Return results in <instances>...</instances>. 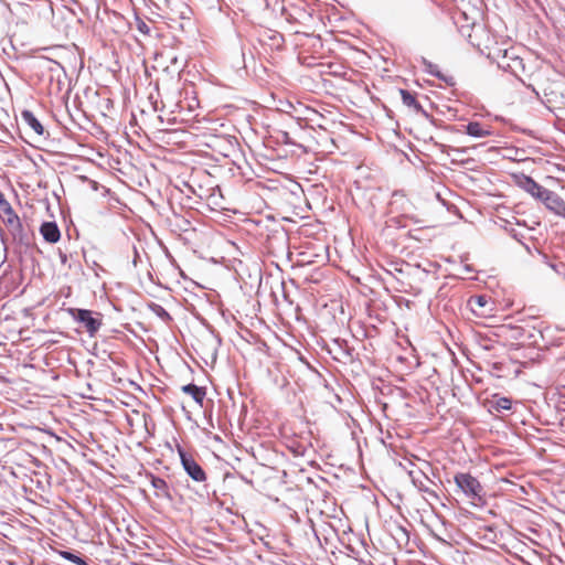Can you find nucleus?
I'll return each instance as SVG.
<instances>
[{"instance_id": "dca6fc26", "label": "nucleus", "mask_w": 565, "mask_h": 565, "mask_svg": "<svg viewBox=\"0 0 565 565\" xmlns=\"http://www.w3.org/2000/svg\"><path fill=\"white\" fill-rule=\"evenodd\" d=\"M21 118L22 120L30 127L34 130V132L39 136H43L44 135V127L43 125L41 124V121L35 117V115L29 110V109H24L21 111Z\"/></svg>"}, {"instance_id": "0eeeda50", "label": "nucleus", "mask_w": 565, "mask_h": 565, "mask_svg": "<svg viewBox=\"0 0 565 565\" xmlns=\"http://www.w3.org/2000/svg\"><path fill=\"white\" fill-rule=\"evenodd\" d=\"M438 146V143H436ZM441 148V151L444 153L450 154V152L455 153L456 158L451 160L452 163H458L460 166H468L469 163L475 162V159L472 158H463L465 154L470 153L472 150H476L478 146H471V147H451L446 145H439Z\"/></svg>"}, {"instance_id": "393cba45", "label": "nucleus", "mask_w": 565, "mask_h": 565, "mask_svg": "<svg viewBox=\"0 0 565 565\" xmlns=\"http://www.w3.org/2000/svg\"><path fill=\"white\" fill-rule=\"evenodd\" d=\"M44 61L50 64L49 70L51 73L54 74V73H57L58 71H61L63 73L65 72L64 67L62 66L61 63L53 61L51 58H44Z\"/></svg>"}, {"instance_id": "2f4dec72", "label": "nucleus", "mask_w": 565, "mask_h": 565, "mask_svg": "<svg viewBox=\"0 0 565 565\" xmlns=\"http://www.w3.org/2000/svg\"><path fill=\"white\" fill-rule=\"evenodd\" d=\"M0 194H3V193L0 191Z\"/></svg>"}, {"instance_id": "f8f14e48", "label": "nucleus", "mask_w": 565, "mask_h": 565, "mask_svg": "<svg viewBox=\"0 0 565 565\" xmlns=\"http://www.w3.org/2000/svg\"><path fill=\"white\" fill-rule=\"evenodd\" d=\"M148 478L150 479V483L154 488L156 495L158 498H163L169 501L173 500L172 494L170 492V487L163 478H160L151 472L148 475Z\"/></svg>"}, {"instance_id": "4be33fe9", "label": "nucleus", "mask_w": 565, "mask_h": 565, "mask_svg": "<svg viewBox=\"0 0 565 565\" xmlns=\"http://www.w3.org/2000/svg\"><path fill=\"white\" fill-rule=\"evenodd\" d=\"M0 210L7 217H12L17 215L11 204L4 198V194H0Z\"/></svg>"}, {"instance_id": "f3484780", "label": "nucleus", "mask_w": 565, "mask_h": 565, "mask_svg": "<svg viewBox=\"0 0 565 565\" xmlns=\"http://www.w3.org/2000/svg\"><path fill=\"white\" fill-rule=\"evenodd\" d=\"M469 305L473 312L484 315L486 311L483 309L490 305V298L486 295H476L470 297Z\"/></svg>"}, {"instance_id": "ddd939ff", "label": "nucleus", "mask_w": 565, "mask_h": 565, "mask_svg": "<svg viewBox=\"0 0 565 565\" xmlns=\"http://www.w3.org/2000/svg\"><path fill=\"white\" fill-rule=\"evenodd\" d=\"M181 391L190 395L193 401L199 404L201 407L203 406L205 396H206V388L204 386H199L194 383L185 384L181 387Z\"/></svg>"}, {"instance_id": "39448f33", "label": "nucleus", "mask_w": 565, "mask_h": 565, "mask_svg": "<svg viewBox=\"0 0 565 565\" xmlns=\"http://www.w3.org/2000/svg\"><path fill=\"white\" fill-rule=\"evenodd\" d=\"M515 183L519 188L531 194L536 200H541L547 191L546 188L539 184L532 177L524 173L514 175Z\"/></svg>"}, {"instance_id": "bb28decb", "label": "nucleus", "mask_w": 565, "mask_h": 565, "mask_svg": "<svg viewBox=\"0 0 565 565\" xmlns=\"http://www.w3.org/2000/svg\"><path fill=\"white\" fill-rule=\"evenodd\" d=\"M418 489H419V491L425 492L427 494H434V499H436V500L438 499V494L434 490H430L427 487H425L424 484H420L418 487Z\"/></svg>"}, {"instance_id": "2eb2a0df", "label": "nucleus", "mask_w": 565, "mask_h": 565, "mask_svg": "<svg viewBox=\"0 0 565 565\" xmlns=\"http://www.w3.org/2000/svg\"><path fill=\"white\" fill-rule=\"evenodd\" d=\"M422 63H423V65L425 67L424 71L426 73H428V74H430V75H433V76L444 81L449 86H454L455 85L454 77L452 76H447V75L443 74L439 71V68H438V66L436 64L431 63L430 61H428L425 57H422Z\"/></svg>"}, {"instance_id": "20e7f679", "label": "nucleus", "mask_w": 565, "mask_h": 565, "mask_svg": "<svg viewBox=\"0 0 565 565\" xmlns=\"http://www.w3.org/2000/svg\"><path fill=\"white\" fill-rule=\"evenodd\" d=\"M498 57V66L505 72H510L516 77L520 73L525 71L523 60L515 54L513 49L499 50Z\"/></svg>"}, {"instance_id": "9b49d317", "label": "nucleus", "mask_w": 565, "mask_h": 565, "mask_svg": "<svg viewBox=\"0 0 565 565\" xmlns=\"http://www.w3.org/2000/svg\"><path fill=\"white\" fill-rule=\"evenodd\" d=\"M40 233L43 236L44 241L50 244H55L61 238V231L56 224V222L45 221L40 226Z\"/></svg>"}, {"instance_id": "7ed1b4c3", "label": "nucleus", "mask_w": 565, "mask_h": 565, "mask_svg": "<svg viewBox=\"0 0 565 565\" xmlns=\"http://www.w3.org/2000/svg\"><path fill=\"white\" fill-rule=\"evenodd\" d=\"M178 454L183 470L193 481L199 483L206 481L205 470L191 454L186 452L181 446H178Z\"/></svg>"}, {"instance_id": "7c9ffc66", "label": "nucleus", "mask_w": 565, "mask_h": 565, "mask_svg": "<svg viewBox=\"0 0 565 565\" xmlns=\"http://www.w3.org/2000/svg\"><path fill=\"white\" fill-rule=\"evenodd\" d=\"M466 270H467V271H471L470 266H466Z\"/></svg>"}, {"instance_id": "9d476101", "label": "nucleus", "mask_w": 565, "mask_h": 565, "mask_svg": "<svg viewBox=\"0 0 565 565\" xmlns=\"http://www.w3.org/2000/svg\"><path fill=\"white\" fill-rule=\"evenodd\" d=\"M513 404L512 398L500 396L499 394L492 395V397L487 401L490 413L503 414L504 412H510L513 408Z\"/></svg>"}, {"instance_id": "cd10ccee", "label": "nucleus", "mask_w": 565, "mask_h": 565, "mask_svg": "<svg viewBox=\"0 0 565 565\" xmlns=\"http://www.w3.org/2000/svg\"><path fill=\"white\" fill-rule=\"evenodd\" d=\"M550 266H551V268H553L558 274H562L563 271H565V265L562 264V263H559V264H551Z\"/></svg>"}, {"instance_id": "5701e85b", "label": "nucleus", "mask_w": 565, "mask_h": 565, "mask_svg": "<svg viewBox=\"0 0 565 565\" xmlns=\"http://www.w3.org/2000/svg\"><path fill=\"white\" fill-rule=\"evenodd\" d=\"M399 94H401L402 102L404 105H406L408 107H411L412 105H415V102L417 99H416V95L414 93H412L407 89L401 88Z\"/></svg>"}, {"instance_id": "6ab92c4d", "label": "nucleus", "mask_w": 565, "mask_h": 565, "mask_svg": "<svg viewBox=\"0 0 565 565\" xmlns=\"http://www.w3.org/2000/svg\"><path fill=\"white\" fill-rule=\"evenodd\" d=\"M148 309L153 312L157 317H159L161 320L166 322L172 321L171 315L159 303L157 302H149Z\"/></svg>"}, {"instance_id": "aec40b11", "label": "nucleus", "mask_w": 565, "mask_h": 565, "mask_svg": "<svg viewBox=\"0 0 565 565\" xmlns=\"http://www.w3.org/2000/svg\"><path fill=\"white\" fill-rule=\"evenodd\" d=\"M264 43L268 44L273 50H281L284 47V36L279 32H273L268 35V41H264Z\"/></svg>"}, {"instance_id": "a878e982", "label": "nucleus", "mask_w": 565, "mask_h": 565, "mask_svg": "<svg viewBox=\"0 0 565 565\" xmlns=\"http://www.w3.org/2000/svg\"><path fill=\"white\" fill-rule=\"evenodd\" d=\"M136 26H137V30L141 33H143L145 35H149L150 34V26L140 18H137L136 19Z\"/></svg>"}, {"instance_id": "4468645a", "label": "nucleus", "mask_w": 565, "mask_h": 565, "mask_svg": "<svg viewBox=\"0 0 565 565\" xmlns=\"http://www.w3.org/2000/svg\"><path fill=\"white\" fill-rule=\"evenodd\" d=\"M463 128V131L473 138H484L492 135V131L479 121H469Z\"/></svg>"}, {"instance_id": "c85d7f7f", "label": "nucleus", "mask_w": 565, "mask_h": 565, "mask_svg": "<svg viewBox=\"0 0 565 565\" xmlns=\"http://www.w3.org/2000/svg\"><path fill=\"white\" fill-rule=\"evenodd\" d=\"M61 259H62V263H65V262H66V259H67L66 255H65V254H62V255H61Z\"/></svg>"}, {"instance_id": "c756f323", "label": "nucleus", "mask_w": 565, "mask_h": 565, "mask_svg": "<svg viewBox=\"0 0 565 565\" xmlns=\"http://www.w3.org/2000/svg\"><path fill=\"white\" fill-rule=\"evenodd\" d=\"M530 338H533V342H534V343H536V342H537V340H536V338H535V335H534V334H531V335H530Z\"/></svg>"}, {"instance_id": "b1692460", "label": "nucleus", "mask_w": 565, "mask_h": 565, "mask_svg": "<svg viewBox=\"0 0 565 565\" xmlns=\"http://www.w3.org/2000/svg\"><path fill=\"white\" fill-rule=\"evenodd\" d=\"M416 113L420 114L422 116H424L426 119H428L431 124L436 125V119L429 114L427 113L423 106L418 103V100L415 102V105H412L411 106Z\"/></svg>"}, {"instance_id": "a211bd4d", "label": "nucleus", "mask_w": 565, "mask_h": 565, "mask_svg": "<svg viewBox=\"0 0 565 565\" xmlns=\"http://www.w3.org/2000/svg\"><path fill=\"white\" fill-rule=\"evenodd\" d=\"M58 555L76 565H88L87 561L77 552H74L72 550H61L58 551Z\"/></svg>"}, {"instance_id": "423d86ee", "label": "nucleus", "mask_w": 565, "mask_h": 565, "mask_svg": "<svg viewBox=\"0 0 565 565\" xmlns=\"http://www.w3.org/2000/svg\"><path fill=\"white\" fill-rule=\"evenodd\" d=\"M327 351L332 354L334 360L340 362L354 360V349L349 345L345 339L334 338L332 340V347H328Z\"/></svg>"}, {"instance_id": "412c9836", "label": "nucleus", "mask_w": 565, "mask_h": 565, "mask_svg": "<svg viewBox=\"0 0 565 565\" xmlns=\"http://www.w3.org/2000/svg\"><path fill=\"white\" fill-rule=\"evenodd\" d=\"M395 540L398 543L408 544L409 542V532L408 530L403 525H397L395 529Z\"/></svg>"}, {"instance_id": "1a4fd4ad", "label": "nucleus", "mask_w": 565, "mask_h": 565, "mask_svg": "<svg viewBox=\"0 0 565 565\" xmlns=\"http://www.w3.org/2000/svg\"><path fill=\"white\" fill-rule=\"evenodd\" d=\"M540 201L556 215L565 217V201L557 193L547 189Z\"/></svg>"}, {"instance_id": "6e6552de", "label": "nucleus", "mask_w": 565, "mask_h": 565, "mask_svg": "<svg viewBox=\"0 0 565 565\" xmlns=\"http://www.w3.org/2000/svg\"><path fill=\"white\" fill-rule=\"evenodd\" d=\"M6 225L9 227L10 233L13 236V239L22 245H29L30 238L26 230L23 227L18 215L12 217H7L4 220Z\"/></svg>"}, {"instance_id": "f03ea898", "label": "nucleus", "mask_w": 565, "mask_h": 565, "mask_svg": "<svg viewBox=\"0 0 565 565\" xmlns=\"http://www.w3.org/2000/svg\"><path fill=\"white\" fill-rule=\"evenodd\" d=\"M66 311L74 321L86 329L89 337H95L103 324V315L100 312L83 308H67Z\"/></svg>"}, {"instance_id": "f257e3e1", "label": "nucleus", "mask_w": 565, "mask_h": 565, "mask_svg": "<svg viewBox=\"0 0 565 565\" xmlns=\"http://www.w3.org/2000/svg\"><path fill=\"white\" fill-rule=\"evenodd\" d=\"M454 481L459 491L475 503H483L484 489L480 481L469 472H458Z\"/></svg>"}]
</instances>
